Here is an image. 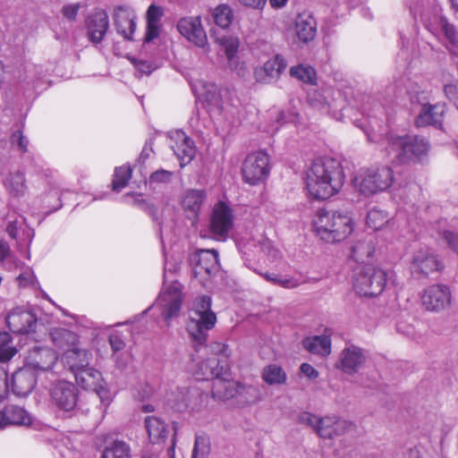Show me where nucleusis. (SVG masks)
<instances>
[{
  "instance_id": "nucleus-1",
  "label": "nucleus",
  "mask_w": 458,
  "mask_h": 458,
  "mask_svg": "<svg viewBox=\"0 0 458 458\" xmlns=\"http://www.w3.org/2000/svg\"><path fill=\"white\" fill-rule=\"evenodd\" d=\"M305 189L310 197L327 199L339 192L345 175L341 163L332 157L315 159L305 174Z\"/></svg>"
},
{
  "instance_id": "nucleus-2",
  "label": "nucleus",
  "mask_w": 458,
  "mask_h": 458,
  "mask_svg": "<svg viewBox=\"0 0 458 458\" xmlns=\"http://www.w3.org/2000/svg\"><path fill=\"white\" fill-rule=\"evenodd\" d=\"M409 9L415 20L420 17L428 30L440 38L447 50L458 56L456 30L442 15V9L437 0H411Z\"/></svg>"
},
{
  "instance_id": "nucleus-3",
  "label": "nucleus",
  "mask_w": 458,
  "mask_h": 458,
  "mask_svg": "<svg viewBox=\"0 0 458 458\" xmlns=\"http://www.w3.org/2000/svg\"><path fill=\"white\" fill-rule=\"evenodd\" d=\"M369 141H377L379 138L384 145L387 158L394 164H405L413 158L421 159L429 150L428 141L419 136L399 135L394 131L387 132L384 137L365 131Z\"/></svg>"
},
{
  "instance_id": "nucleus-4",
  "label": "nucleus",
  "mask_w": 458,
  "mask_h": 458,
  "mask_svg": "<svg viewBox=\"0 0 458 458\" xmlns=\"http://www.w3.org/2000/svg\"><path fill=\"white\" fill-rule=\"evenodd\" d=\"M316 234L329 243L345 240L353 231V221L347 212L318 209L312 221Z\"/></svg>"
},
{
  "instance_id": "nucleus-5",
  "label": "nucleus",
  "mask_w": 458,
  "mask_h": 458,
  "mask_svg": "<svg viewBox=\"0 0 458 458\" xmlns=\"http://www.w3.org/2000/svg\"><path fill=\"white\" fill-rule=\"evenodd\" d=\"M192 91L201 101L207 103L208 111L214 115H220L226 121L233 123L238 115L239 110L227 89L218 87L204 80H197L191 84Z\"/></svg>"
},
{
  "instance_id": "nucleus-6",
  "label": "nucleus",
  "mask_w": 458,
  "mask_h": 458,
  "mask_svg": "<svg viewBox=\"0 0 458 458\" xmlns=\"http://www.w3.org/2000/svg\"><path fill=\"white\" fill-rule=\"evenodd\" d=\"M216 316L211 310V298L201 295L195 298L190 310L187 331L192 341L199 345L206 344L208 331L214 327Z\"/></svg>"
},
{
  "instance_id": "nucleus-7",
  "label": "nucleus",
  "mask_w": 458,
  "mask_h": 458,
  "mask_svg": "<svg viewBox=\"0 0 458 458\" xmlns=\"http://www.w3.org/2000/svg\"><path fill=\"white\" fill-rule=\"evenodd\" d=\"M394 182L390 167H369L360 169L352 180L355 190L365 197H369L387 190Z\"/></svg>"
},
{
  "instance_id": "nucleus-8",
  "label": "nucleus",
  "mask_w": 458,
  "mask_h": 458,
  "mask_svg": "<svg viewBox=\"0 0 458 458\" xmlns=\"http://www.w3.org/2000/svg\"><path fill=\"white\" fill-rule=\"evenodd\" d=\"M81 356L80 363L73 365V372L76 382L86 390L95 392L101 400V403L107 406L110 402V393L106 386L101 373L94 368L89 367L91 354L89 352H80Z\"/></svg>"
},
{
  "instance_id": "nucleus-9",
  "label": "nucleus",
  "mask_w": 458,
  "mask_h": 458,
  "mask_svg": "<svg viewBox=\"0 0 458 458\" xmlns=\"http://www.w3.org/2000/svg\"><path fill=\"white\" fill-rule=\"evenodd\" d=\"M386 271L371 265L358 266L353 269L352 286L361 296L380 294L386 287Z\"/></svg>"
},
{
  "instance_id": "nucleus-10",
  "label": "nucleus",
  "mask_w": 458,
  "mask_h": 458,
  "mask_svg": "<svg viewBox=\"0 0 458 458\" xmlns=\"http://www.w3.org/2000/svg\"><path fill=\"white\" fill-rule=\"evenodd\" d=\"M182 284L176 281L164 284L153 308L158 309L167 326L171 319L176 318L182 308L183 294Z\"/></svg>"
},
{
  "instance_id": "nucleus-11",
  "label": "nucleus",
  "mask_w": 458,
  "mask_h": 458,
  "mask_svg": "<svg viewBox=\"0 0 458 458\" xmlns=\"http://www.w3.org/2000/svg\"><path fill=\"white\" fill-rule=\"evenodd\" d=\"M235 395L241 396L247 404L261 401V393L258 386H247L231 380H218L215 385V398L229 399Z\"/></svg>"
},
{
  "instance_id": "nucleus-12",
  "label": "nucleus",
  "mask_w": 458,
  "mask_h": 458,
  "mask_svg": "<svg viewBox=\"0 0 458 458\" xmlns=\"http://www.w3.org/2000/svg\"><path fill=\"white\" fill-rule=\"evenodd\" d=\"M269 172V157L264 151L249 154L242 167L243 180L251 185L263 182L268 176Z\"/></svg>"
},
{
  "instance_id": "nucleus-13",
  "label": "nucleus",
  "mask_w": 458,
  "mask_h": 458,
  "mask_svg": "<svg viewBox=\"0 0 458 458\" xmlns=\"http://www.w3.org/2000/svg\"><path fill=\"white\" fill-rule=\"evenodd\" d=\"M234 216L232 208L225 202L216 203L209 220V231L214 239L225 241L233 229Z\"/></svg>"
},
{
  "instance_id": "nucleus-14",
  "label": "nucleus",
  "mask_w": 458,
  "mask_h": 458,
  "mask_svg": "<svg viewBox=\"0 0 458 458\" xmlns=\"http://www.w3.org/2000/svg\"><path fill=\"white\" fill-rule=\"evenodd\" d=\"M51 403L64 411H72L78 402L77 387L66 380H56L49 387Z\"/></svg>"
},
{
  "instance_id": "nucleus-15",
  "label": "nucleus",
  "mask_w": 458,
  "mask_h": 458,
  "mask_svg": "<svg viewBox=\"0 0 458 458\" xmlns=\"http://www.w3.org/2000/svg\"><path fill=\"white\" fill-rule=\"evenodd\" d=\"M451 292L445 284H433L427 287L421 295L423 307L432 312H440L451 305Z\"/></svg>"
},
{
  "instance_id": "nucleus-16",
  "label": "nucleus",
  "mask_w": 458,
  "mask_h": 458,
  "mask_svg": "<svg viewBox=\"0 0 458 458\" xmlns=\"http://www.w3.org/2000/svg\"><path fill=\"white\" fill-rule=\"evenodd\" d=\"M211 363H216V367H208V360L202 359L198 361L196 368L193 371L194 376L198 379H209L215 377L212 383V394L214 395L215 385L218 380H229V367L226 360L217 357H212L209 360Z\"/></svg>"
},
{
  "instance_id": "nucleus-17",
  "label": "nucleus",
  "mask_w": 458,
  "mask_h": 458,
  "mask_svg": "<svg viewBox=\"0 0 458 458\" xmlns=\"http://www.w3.org/2000/svg\"><path fill=\"white\" fill-rule=\"evenodd\" d=\"M177 30L182 36L198 47L208 46V37L199 16L185 17L177 23Z\"/></svg>"
},
{
  "instance_id": "nucleus-18",
  "label": "nucleus",
  "mask_w": 458,
  "mask_h": 458,
  "mask_svg": "<svg viewBox=\"0 0 458 458\" xmlns=\"http://www.w3.org/2000/svg\"><path fill=\"white\" fill-rule=\"evenodd\" d=\"M287 66L286 62L280 55L267 60L263 65L256 67L254 76L258 82L269 84L276 81Z\"/></svg>"
},
{
  "instance_id": "nucleus-19",
  "label": "nucleus",
  "mask_w": 458,
  "mask_h": 458,
  "mask_svg": "<svg viewBox=\"0 0 458 458\" xmlns=\"http://www.w3.org/2000/svg\"><path fill=\"white\" fill-rule=\"evenodd\" d=\"M170 140L171 148L180 162V166H185L195 156L196 150L193 140L182 131H174Z\"/></svg>"
},
{
  "instance_id": "nucleus-20",
  "label": "nucleus",
  "mask_w": 458,
  "mask_h": 458,
  "mask_svg": "<svg viewBox=\"0 0 458 458\" xmlns=\"http://www.w3.org/2000/svg\"><path fill=\"white\" fill-rule=\"evenodd\" d=\"M170 140L171 148L180 162V166H185L195 156L196 150L193 140L182 131H174Z\"/></svg>"
},
{
  "instance_id": "nucleus-21",
  "label": "nucleus",
  "mask_w": 458,
  "mask_h": 458,
  "mask_svg": "<svg viewBox=\"0 0 458 458\" xmlns=\"http://www.w3.org/2000/svg\"><path fill=\"white\" fill-rule=\"evenodd\" d=\"M193 273L196 277L211 276L218 272V253L215 250H200L193 257Z\"/></svg>"
},
{
  "instance_id": "nucleus-22",
  "label": "nucleus",
  "mask_w": 458,
  "mask_h": 458,
  "mask_svg": "<svg viewBox=\"0 0 458 458\" xmlns=\"http://www.w3.org/2000/svg\"><path fill=\"white\" fill-rule=\"evenodd\" d=\"M440 266L441 264L432 250L421 248L413 254L411 270L413 274L419 276H428L434 271L439 270Z\"/></svg>"
},
{
  "instance_id": "nucleus-23",
  "label": "nucleus",
  "mask_w": 458,
  "mask_h": 458,
  "mask_svg": "<svg viewBox=\"0 0 458 458\" xmlns=\"http://www.w3.org/2000/svg\"><path fill=\"white\" fill-rule=\"evenodd\" d=\"M57 360L56 353L47 347H34L26 357V365L38 375L51 369Z\"/></svg>"
},
{
  "instance_id": "nucleus-24",
  "label": "nucleus",
  "mask_w": 458,
  "mask_h": 458,
  "mask_svg": "<svg viewBox=\"0 0 458 458\" xmlns=\"http://www.w3.org/2000/svg\"><path fill=\"white\" fill-rule=\"evenodd\" d=\"M114 24L118 34L125 39H131L136 29V14L130 6H117L114 10Z\"/></svg>"
},
{
  "instance_id": "nucleus-25",
  "label": "nucleus",
  "mask_w": 458,
  "mask_h": 458,
  "mask_svg": "<svg viewBox=\"0 0 458 458\" xmlns=\"http://www.w3.org/2000/svg\"><path fill=\"white\" fill-rule=\"evenodd\" d=\"M367 360L362 349L355 345L346 346L339 356V368L346 374H354L360 369Z\"/></svg>"
},
{
  "instance_id": "nucleus-26",
  "label": "nucleus",
  "mask_w": 458,
  "mask_h": 458,
  "mask_svg": "<svg viewBox=\"0 0 458 458\" xmlns=\"http://www.w3.org/2000/svg\"><path fill=\"white\" fill-rule=\"evenodd\" d=\"M34 314L24 308L17 307L6 317V323L10 330L16 334H26L32 330L36 324Z\"/></svg>"
},
{
  "instance_id": "nucleus-27",
  "label": "nucleus",
  "mask_w": 458,
  "mask_h": 458,
  "mask_svg": "<svg viewBox=\"0 0 458 458\" xmlns=\"http://www.w3.org/2000/svg\"><path fill=\"white\" fill-rule=\"evenodd\" d=\"M38 374L29 366H25L15 371L12 377V388L18 396L28 395L34 388Z\"/></svg>"
},
{
  "instance_id": "nucleus-28",
  "label": "nucleus",
  "mask_w": 458,
  "mask_h": 458,
  "mask_svg": "<svg viewBox=\"0 0 458 458\" xmlns=\"http://www.w3.org/2000/svg\"><path fill=\"white\" fill-rule=\"evenodd\" d=\"M109 28L106 12L98 10L90 14L87 20V30L91 41L99 43Z\"/></svg>"
},
{
  "instance_id": "nucleus-29",
  "label": "nucleus",
  "mask_w": 458,
  "mask_h": 458,
  "mask_svg": "<svg viewBox=\"0 0 458 458\" xmlns=\"http://www.w3.org/2000/svg\"><path fill=\"white\" fill-rule=\"evenodd\" d=\"M334 90L330 88L312 89L308 93V101L322 113L330 114L336 108Z\"/></svg>"
},
{
  "instance_id": "nucleus-30",
  "label": "nucleus",
  "mask_w": 458,
  "mask_h": 458,
  "mask_svg": "<svg viewBox=\"0 0 458 458\" xmlns=\"http://www.w3.org/2000/svg\"><path fill=\"white\" fill-rule=\"evenodd\" d=\"M220 42L225 48L228 67L235 71L239 75H243L245 66L243 63L240 62L237 56L240 45L239 39L234 37H224L220 39Z\"/></svg>"
},
{
  "instance_id": "nucleus-31",
  "label": "nucleus",
  "mask_w": 458,
  "mask_h": 458,
  "mask_svg": "<svg viewBox=\"0 0 458 458\" xmlns=\"http://www.w3.org/2000/svg\"><path fill=\"white\" fill-rule=\"evenodd\" d=\"M295 31L302 42L312 40L317 33V22L312 14L308 12L300 13L296 18Z\"/></svg>"
},
{
  "instance_id": "nucleus-32",
  "label": "nucleus",
  "mask_w": 458,
  "mask_h": 458,
  "mask_svg": "<svg viewBox=\"0 0 458 458\" xmlns=\"http://www.w3.org/2000/svg\"><path fill=\"white\" fill-rule=\"evenodd\" d=\"M206 200V192L202 190H188L185 191L182 206L189 217L196 218Z\"/></svg>"
},
{
  "instance_id": "nucleus-33",
  "label": "nucleus",
  "mask_w": 458,
  "mask_h": 458,
  "mask_svg": "<svg viewBox=\"0 0 458 458\" xmlns=\"http://www.w3.org/2000/svg\"><path fill=\"white\" fill-rule=\"evenodd\" d=\"M443 113L444 108L440 105L423 104L415 120L416 125L420 127L440 124Z\"/></svg>"
},
{
  "instance_id": "nucleus-34",
  "label": "nucleus",
  "mask_w": 458,
  "mask_h": 458,
  "mask_svg": "<svg viewBox=\"0 0 458 458\" xmlns=\"http://www.w3.org/2000/svg\"><path fill=\"white\" fill-rule=\"evenodd\" d=\"M164 15V9L161 6L150 4L147 11V32L146 42H150L158 38L160 33V20Z\"/></svg>"
},
{
  "instance_id": "nucleus-35",
  "label": "nucleus",
  "mask_w": 458,
  "mask_h": 458,
  "mask_svg": "<svg viewBox=\"0 0 458 458\" xmlns=\"http://www.w3.org/2000/svg\"><path fill=\"white\" fill-rule=\"evenodd\" d=\"M6 427L26 426L31 422L30 414L21 407L9 404L4 408Z\"/></svg>"
},
{
  "instance_id": "nucleus-36",
  "label": "nucleus",
  "mask_w": 458,
  "mask_h": 458,
  "mask_svg": "<svg viewBox=\"0 0 458 458\" xmlns=\"http://www.w3.org/2000/svg\"><path fill=\"white\" fill-rule=\"evenodd\" d=\"M148 437L153 443H159L168 436L167 425L159 418L148 416L145 420Z\"/></svg>"
},
{
  "instance_id": "nucleus-37",
  "label": "nucleus",
  "mask_w": 458,
  "mask_h": 458,
  "mask_svg": "<svg viewBox=\"0 0 458 458\" xmlns=\"http://www.w3.org/2000/svg\"><path fill=\"white\" fill-rule=\"evenodd\" d=\"M303 346L311 353L327 356L331 352V339L326 335L308 337L303 340Z\"/></svg>"
},
{
  "instance_id": "nucleus-38",
  "label": "nucleus",
  "mask_w": 458,
  "mask_h": 458,
  "mask_svg": "<svg viewBox=\"0 0 458 458\" xmlns=\"http://www.w3.org/2000/svg\"><path fill=\"white\" fill-rule=\"evenodd\" d=\"M4 185L10 194L16 197L24 195L27 190L24 174L21 171L10 172L4 179Z\"/></svg>"
},
{
  "instance_id": "nucleus-39",
  "label": "nucleus",
  "mask_w": 458,
  "mask_h": 458,
  "mask_svg": "<svg viewBox=\"0 0 458 458\" xmlns=\"http://www.w3.org/2000/svg\"><path fill=\"white\" fill-rule=\"evenodd\" d=\"M260 376L262 380L269 386L283 385L287 378L285 371L277 364L265 366Z\"/></svg>"
},
{
  "instance_id": "nucleus-40",
  "label": "nucleus",
  "mask_w": 458,
  "mask_h": 458,
  "mask_svg": "<svg viewBox=\"0 0 458 458\" xmlns=\"http://www.w3.org/2000/svg\"><path fill=\"white\" fill-rule=\"evenodd\" d=\"M51 336L55 346L65 351L73 348L78 343L77 335L64 328L55 329L52 332Z\"/></svg>"
},
{
  "instance_id": "nucleus-41",
  "label": "nucleus",
  "mask_w": 458,
  "mask_h": 458,
  "mask_svg": "<svg viewBox=\"0 0 458 458\" xmlns=\"http://www.w3.org/2000/svg\"><path fill=\"white\" fill-rule=\"evenodd\" d=\"M291 77L310 85H315L318 81L316 70L309 64H298L290 68Z\"/></svg>"
},
{
  "instance_id": "nucleus-42",
  "label": "nucleus",
  "mask_w": 458,
  "mask_h": 458,
  "mask_svg": "<svg viewBox=\"0 0 458 458\" xmlns=\"http://www.w3.org/2000/svg\"><path fill=\"white\" fill-rule=\"evenodd\" d=\"M101 458H131V447L124 441L114 440L105 447Z\"/></svg>"
},
{
  "instance_id": "nucleus-43",
  "label": "nucleus",
  "mask_w": 458,
  "mask_h": 458,
  "mask_svg": "<svg viewBox=\"0 0 458 458\" xmlns=\"http://www.w3.org/2000/svg\"><path fill=\"white\" fill-rule=\"evenodd\" d=\"M214 22L222 29H227L233 19L232 8L226 4H221L212 11Z\"/></svg>"
},
{
  "instance_id": "nucleus-44",
  "label": "nucleus",
  "mask_w": 458,
  "mask_h": 458,
  "mask_svg": "<svg viewBox=\"0 0 458 458\" xmlns=\"http://www.w3.org/2000/svg\"><path fill=\"white\" fill-rule=\"evenodd\" d=\"M389 221L388 214L377 208H372L367 214L366 223L374 230L382 229Z\"/></svg>"
},
{
  "instance_id": "nucleus-45",
  "label": "nucleus",
  "mask_w": 458,
  "mask_h": 458,
  "mask_svg": "<svg viewBox=\"0 0 458 458\" xmlns=\"http://www.w3.org/2000/svg\"><path fill=\"white\" fill-rule=\"evenodd\" d=\"M259 274L265 278L267 282L279 285L286 289L296 288L300 285V282L293 277H285L275 273H261Z\"/></svg>"
},
{
  "instance_id": "nucleus-46",
  "label": "nucleus",
  "mask_w": 458,
  "mask_h": 458,
  "mask_svg": "<svg viewBox=\"0 0 458 458\" xmlns=\"http://www.w3.org/2000/svg\"><path fill=\"white\" fill-rule=\"evenodd\" d=\"M374 252V247L370 242L361 241L352 247V258L357 262H363L366 258Z\"/></svg>"
},
{
  "instance_id": "nucleus-47",
  "label": "nucleus",
  "mask_w": 458,
  "mask_h": 458,
  "mask_svg": "<svg viewBox=\"0 0 458 458\" xmlns=\"http://www.w3.org/2000/svg\"><path fill=\"white\" fill-rule=\"evenodd\" d=\"M131 177V169L130 166L123 165L115 168L113 179V190L120 191L127 185Z\"/></svg>"
},
{
  "instance_id": "nucleus-48",
  "label": "nucleus",
  "mask_w": 458,
  "mask_h": 458,
  "mask_svg": "<svg viewBox=\"0 0 458 458\" xmlns=\"http://www.w3.org/2000/svg\"><path fill=\"white\" fill-rule=\"evenodd\" d=\"M317 434L323 438H334L336 437L335 415L325 416L320 419Z\"/></svg>"
},
{
  "instance_id": "nucleus-49",
  "label": "nucleus",
  "mask_w": 458,
  "mask_h": 458,
  "mask_svg": "<svg viewBox=\"0 0 458 458\" xmlns=\"http://www.w3.org/2000/svg\"><path fill=\"white\" fill-rule=\"evenodd\" d=\"M210 454V440L207 436L197 435L195 437L192 458H208Z\"/></svg>"
},
{
  "instance_id": "nucleus-50",
  "label": "nucleus",
  "mask_w": 458,
  "mask_h": 458,
  "mask_svg": "<svg viewBox=\"0 0 458 458\" xmlns=\"http://www.w3.org/2000/svg\"><path fill=\"white\" fill-rule=\"evenodd\" d=\"M10 335L7 333H0V361H7L11 360L16 350L13 347L8 346L10 342Z\"/></svg>"
},
{
  "instance_id": "nucleus-51",
  "label": "nucleus",
  "mask_w": 458,
  "mask_h": 458,
  "mask_svg": "<svg viewBox=\"0 0 458 458\" xmlns=\"http://www.w3.org/2000/svg\"><path fill=\"white\" fill-rule=\"evenodd\" d=\"M80 352H89L87 350L81 349L77 345L73 348L68 349L64 352L63 360L66 365L69 366L70 369L74 372L75 369L73 365L76 363H80L81 360V356L78 355Z\"/></svg>"
},
{
  "instance_id": "nucleus-52",
  "label": "nucleus",
  "mask_w": 458,
  "mask_h": 458,
  "mask_svg": "<svg viewBox=\"0 0 458 458\" xmlns=\"http://www.w3.org/2000/svg\"><path fill=\"white\" fill-rule=\"evenodd\" d=\"M336 437L356 430V424L351 420L335 415Z\"/></svg>"
},
{
  "instance_id": "nucleus-53",
  "label": "nucleus",
  "mask_w": 458,
  "mask_h": 458,
  "mask_svg": "<svg viewBox=\"0 0 458 458\" xmlns=\"http://www.w3.org/2000/svg\"><path fill=\"white\" fill-rule=\"evenodd\" d=\"M256 248L259 249L261 252L267 256L269 261L274 262L280 258V251L276 249L272 242L266 239L263 240Z\"/></svg>"
},
{
  "instance_id": "nucleus-54",
  "label": "nucleus",
  "mask_w": 458,
  "mask_h": 458,
  "mask_svg": "<svg viewBox=\"0 0 458 458\" xmlns=\"http://www.w3.org/2000/svg\"><path fill=\"white\" fill-rule=\"evenodd\" d=\"M81 7L80 3L67 4L62 7L61 13L69 21H74Z\"/></svg>"
},
{
  "instance_id": "nucleus-55",
  "label": "nucleus",
  "mask_w": 458,
  "mask_h": 458,
  "mask_svg": "<svg viewBox=\"0 0 458 458\" xmlns=\"http://www.w3.org/2000/svg\"><path fill=\"white\" fill-rule=\"evenodd\" d=\"M12 144L20 151L26 152L28 149L29 140L22 134L21 131H15L11 137Z\"/></svg>"
},
{
  "instance_id": "nucleus-56",
  "label": "nucleus",
  "mask_w": 458,
  "mask_h": 458,
  "mask_svg": "<svg viewBox=\"0 0 458 458\" xmlns=\"http://www.w3.org/2000/svg\"><path fill=\"white\" fill-rule=\"evenodd\" d=\"M174 174L171 171L159 169L152 173L149 177L150 183H165L172 180Z\"/></svg>"
},
{
  "instance_id": "nucleus-57",
  "label": "nucleus",
  "mask_w": 458,
  "mask_h": 458,
  "mask_svg": "<svg viewBox=\"0 0 458 458\" xmlns=\"http://www.w3.org/2000/svg\"><path fill=\"white\" fill-rule=\"evenodd\" d=\"M206 349L212 354V357H217L224 360L229 356L227 346L221 343H213Z\"/></svg>"
},
{
  "instance_id": "nucleus-58",
  "label": "nucleus",
  "mask_w": 458,
  "mask_h": 458,
  "mask_svg": "<svg viewBox=\"0 0 458 458\" xmlns=\"http://www.w3.org/2000/svg\"><path fill=\"white\" fill-rule=\"evenodd\" d=\"M437 233L443 235L449 248L458 254V233L447 230L442 232L440 228L437 229Z\"/></svg>"
},
{
  "instance_id": "nucleus-59",
  "label": "nucleus",
  "mask_w": 458,
  "mask_h": 458,
  "mask_svg": "<svg viewBox=\"0 0 458 458\" xmlns=\"http://www.w3.org/2000/svg\"><path fill=\"white\" fill-rule=\"evenodd\" d=\"M320 419V417L310 412H302L299 415L300 423L311 427L316 432L318 431Z\"/></svg>"
},
{
  "instance_id": "nucleus-60",
  "label": "nucleus",
  "mask_w": 458,
  "mask_h": 458,
  "mask_svg": "<svg viewBox=\"0 0 458 458\" xmlns=\"http://www.w3.org/2000/svg\"><path fill=\"white\" fill-rule=\"evenodd\" d=\"M239 3L248 8H251L254 10L262 11L266 4L267 0H238Z\"/></svg>"
},
{
  "instance_id": "nucleus-61",
  "label": "nucleus",
  "mask_w": 458,
  "mask_h": 458,
  "mask_svg": "<svg viewBox=\"0 0 458 458\" xmlns=\"http://www.w3.org/2000/svg\"><path fill=\"white\" fill-rule=\"evenodd\" d=\"M301 374L310 379H316L318 377V371L309 363H302L300 367Z\"/></svg>"
},
{
  "instance_id": "nucleus-62",
  "label": "nucleus",
  "mask_w": 458,
  "mask_h": 458,
  "mask_svg": "<svg viewBox=\"0 0 458 458\" xmlns=\"http://www.w3.org/2000/svg\"><path fill=\"white\" fill-rule=\"evenodd\" d=\"M199 396L200 394L197 390H187L186 396L183 398L184 407L195 410L197 405L192 402V399Z\"/></svg>"
},
{
  "instance_id": "nucleus-63",
  "label": "nucleus",
  "mask_w": 458,
  "mask_h": 458,
  "mask_svg": "<svg viewBox=\"0 0 458 458\" xmlns=\"http://www.w3.org/2000/svg\"><path fill=\"white\" fill-rule=\"evenodd\" d=\"M109 344L114 352L123 350L125 346L123 340L118 335H111L109 336Z\"/></svg>"
},
{
  "instance_id": "nucleus-64",
  "label": "nucleus",
  "mask_w": 458,
  "mask_h": 458,
  "mask_svg": "<svg viewBox=\"0 0 458 458\" xmlns=\"http://www.w3.org/2000/svg\"><path fill=\"white\" fill-rule=\"evenodd\" d=\"M17 279L20 285L27 286L33 284L35 277L32 272L30 269H27L23 273L20 274Z\"/></svg>"
}]
</instances>
